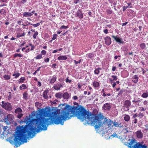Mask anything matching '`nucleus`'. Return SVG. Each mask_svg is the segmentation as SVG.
<instances>
[{"label": "nucleus", "mask_w": 148, "mask_h": 148, "mask_svg": "<svg viewBox=\"0 0 148 148\" xmlns=\"http://www.w3.org/2000/svg\"><path fill=\"white\" fill-rule=\"evenodd\" d=\"M82 121L87 119L91 125L97 129L101 127L106 130L109 128L103 116L91 114L81 106H73L66 105L62 109H57L51 113L41 109L37 114V133L47 129V125L52 124L63 125L64 121L74 116Z\"/></svg>", "instance_id": "nucleus-1"}, {"label": "nucleus", "mask_w": 148, "mask_h": 148, "mask_svg": "<svg viewBox=\"0 0 148 148\" xmlns=\"http://www.w3.org/2000/svg\"><path fill=\"white\" fill-rule=\"evenodd\" d=\"M2 104L1 107L3 108L8 111H10L12 110V107L11 103L8 102H5L4 101H2Z\"/></svg>", "instance_id": "nucleus-2"}, {"label": "nucleus", "mask_w": 148, "mask_h": 148, "mask_svg": "<svg viewBox=\"0 0 148 148\" xmlns=\"http://www.w3.org/2000/svg\"><path fill=\"white\" fill-rule=\"evenodd\" d=\"M130 148H148V146L145 144H143L140 142H136L135 145L132 147L130 146Z\"/></svg>", "instance_id": "nucleus-3"}, {"label": "nucleus", "mask_w": 148, "mask_h": 148, "mask_svg": "<svg viewBox=\"0 0 148 148\" xmlns=\"http://www.w3.org/2000/svg\"><path fill=\"white\" fill-rule=\"evenodd\" d=\"M23 111L21 108H18L15 110V113L16 114H18L17 117L18 119H21L23 116V114L21 113Z\"/></svg>", "instance_id": "nucleus-4"}, {"label": "nucleus", "mask_w": 148, "mask_h": 148, "mask_svg": "<svg viewBox=\"0 0 148 148\" xmlns=\"http://www.w3.org/2000/svg\"><path fill=\"white\" fill-rule=\"evenodd\" d=\"M110 108H111L110 105L109 103H106L104 104L102 107L103 109L106 110H109Z\"/></svg>", "instance_id": "nucleus-5"}, {"label": "nucleus", "mask_w": 148, "mask_h": 148, "mask_svg": "<svg viewBox=\"0 0 148 148\" xmlns=\"http://www.w3.org/2000/svg\"><path fill=\"white\" fill-rule=\"evenodd\" d=\"M5 120V121L8 123L12 122L13 120V117H12V115L10 114H8Z\"/></svg>", "instance_id": "nucleus-6"}, {"label": "nucleus", "mask_w": 148, "mask_h": 148, "mask_svg": "<svg viewBox=\"0 0 148 148\" xmlns=\"http://www.w3.org/2000/svg\"><path fill=\"white\" fill-rule=\"evenodd\" d=\"M105 44L107 45H109L111 43V38L108 36H106L104 38Z\"/></svg>", "instance_id": "nucleus-7"}, {"label": "nucleus", "mask_w": 148, "mask_h": 148, "mask_svg": "<svg viewBox=\"0 0 148 148\" xmlns=\"http://www.w3.org/2000/svg\"><path fill=\"white\" fill-rule=\"evenodd\" d=\"M76 17H77L80 19H82L84 17L83 14L82 13L81 10H78L76 12Z\"/></svg>", "instance_id": "nucleus-8"}, {"label": "nucleus", "mask_w": 148, "mask_h": 148, "mask_svg": "<svg viewBox=\"0 0 148 148\" xmlns=\"http://www.w3.org/2000/svg\"><path fill=\"white\" fill-rule=\"evenodd\" d=\"M124 109L125 110L128 111L130 107V101L127 100L125 101L124 104Z\"/></svg>", "instance_id": "nucleus-9"}, {"label": "nucleus", "mask_w": 148, "mask_h": 148, "mask_svg": "<svg viewBox=\"0 0 148 148\" xmlns=\"http://www.w3.org/2000/svg\"><path fill=\"white\" fill-rule=\"evenodd\" d=\"M112 37L113 39H114V40H116L117 42L119 43H121V44L123 43V41L122 40L121 38H119L117 37V36H112Z\"/></svg>", "instance_id": "nucleus-10"}, {"label": "nucleus", "mask_w": 148, "mask_h": 148, "mask_svg": "<svg viewBox=\"0 0 148 148\" xmlns=\"http://www.w3.org/2000/svg\"><path fill=\"white\" fill-rule=\"evenodd\" d=\"M136 135L137 137L139 139H141L143 137V133L141 132V130H138L136 132Z\"/></svg>", "instance_id": "nucleus-11"}, {"label": "nucleus", "mask_w": 148, "mask_h": 148, "mask_svg": "<svg viewBox=\"0 0 148 148\" xmlns=\"http://www.w3.org/2000/svg\"><path fill=\"white\" fill-rule=\"evenodd\" d=\"M62 84H54L53 88L54 89L58 90H60V88L61 87H62Z\"/></svg>", "instance_id": "nucleus-12"}, {"label": "nucleus", "mask_w": 148, "mask_h": 148, "mask_svg": "<svg viewBox=\"0 0 148 148\" xmlns=\"http://www.w3.org/2000/svg\"><path fill=\"white\" fill-rule=\"evenodd\" d=\"M106 121L107 122L110 128H111V127H112L113 126L114 122L110 120H106Z\"/></svg>", "instance_id": "nucleus-13"}, {"label": "nucleus", "mask_w": 148, "mask_h": 148, "mask_svg": "<svg viewBox=\"0 0 148 148\" xmlns=\"http://www.w3.org/2000/svg\"><path fill=\"white\" fill-rule=\"evenodd\" d=\"M69 95L67 92H65L63 94L62 97H63V99H67L69 98Z\"/></svg>", "instance_id": "nucleus-14"}, {"label": "nucleus", "mask_w": 148, "mask_h": 148, "mask_svg": "<svg viewBox=\"0 0 148 148\" xmlns=\"http://www.w3.org/2000/svg\"><path fill=\"white\" fill-rule=\"evenodd\" d=\"M42 21L40 23H37L33 24L32 23H30V22H28V24H26V25H25L24 24H22L23 25L25 26H26V25H28L29 24L33 26V27H37L39 25H40V23H41Z\"/></svg>", "instance_id": "nucleus-15"}, {"label": "nucleus", "mask_w": 148, "mask_h": 148, "mask_svg": "<svg viewBox=\"0 0 148 148\" xmlns=\"http://www.w3.org/2000/svg\"><path fill=\"white\" fill-rule=\"evenodd\" d=\"M23 16L25 17H30L32 16V14L28 12H25L23 13Z\"/></svg>", "instance_id": "nucleus-16"}, {"label": "nucleus", "mask_w": 148, "mask_h": 148, "mask_svg": "<svg viewBox=\"0 0 148 148\" xmlns=\"http://www.w3.org/2000/svg\"><path fill=\"white\" fill-rule=\"evenodd\" d=\"M62 94L61 92L56 93L55 95L57 99H61L62 97Z\"/></svg>", "instance_id": "nucleus-17"}, {"label": "nucleus", "mask_w": 148, "mask_h": 148, "mask_svg": "<svg viewBox=\"0 0 148 148\" xmlns=\"http://www.w3.org/2000/svg\"><path fill=\"white\" fill-rule=\"evenodd\" d=\"M67 59V57L66 56H61L58 57V59L59 60H66Z\"/></svg>", "instance_id": "nucleus-18"}, {"label": "nucleus", "mask_w": 148, "mask_h": 148, "mask_svg": "<svg viewBox=\"0 0 148 148\" xmlns=\"http://www.w3.org/2000/svg\"><path fill=\"white\" fill-rule=\"evenodd\" d=\"M132 78H133V79L132 80V82L135 83H137L138 81V79L137 75H135Z\"/></svg>", "instance_id": "nucleus-19"}, {"label": "nucleus", "mask_w": 148, "mask_h": 148, "mask_svg": "<svg viewBox=\"0 0 148 148\" xmlns=\"http://www.w3.org/2000/svg\"><path fill=\"white\" fill-rule=\"evenodd\" d=\"M92 85L95 88H98L99 86V83L97 81H94L92 83Z\"/></svg>", "instance_id": "nucleus-20"}, {"label": "nucleus", "mask_w": 148, "mask_h": 148, "mask_svg": "<svg viewBox=\"0 0 148 148\" xmlns=\"http://www.w3.org/2000/svg\"><path fill=\"white\" fill-rule=\"evenodd\" d=\"M101 70V68H95L94 71L95 74L96 75H98L100 73V70Z\"/></svg>", "instance_id": "nucleus-21"}, {"label": "nucleus", "mask_w": 148, "mask_h": 148, "mask_svg": "<svg viewBox=\"0 0 148 148\" xmlns=\"http://www.w3.org/2000/svg\"><path fill=\"white\" fill-rule=\"evenodd\" d=\"M48 92V90H45L43 93V97L44 99H47L48 98L47 93Z\"/></svg>", "instance_id": "nucleus-22"}, {"label": "nucleus", "mask_w": 148, "mask_h": 148, "mask_svg": "<svg viewBox=\"0 0 148 148\" xmlns=\"http://www.w3.org/2000/svg\"><path fill=\"white\" fill-rule=\"evenodd\" d=\"M88 58H93L95 56L94 54L92 53H88L86 54Z\"/></svg>", "instance_id": "nucleus-23"}, {"label": "nucleus", "mask_w": 148, "mask_h": 148, "mask_svg": "<svg viewBox=\"0 0 148 148\" xmlns=\"http://www.w3.org/2000/svg\"><path fill=\"white\" fill-rule=\"evenodd\" d=\"M27 88L26 85L25 84H23L21 85V86H19V89L21 90L23 89H26Z\"/></svg>", "instance_id": "nucleus-24"}, {"label": "nucleus", "mask_w": 148, "mask_h": 148, "mask_svg": "<svg viewBox=\"0 0 148 148\" xmlns=\"http://www.w3.org/2000/svg\"><path fill=\"white\" fill-rule=\"evenodd\" d=\"M3 78L6 80H9L10 78V76L8 75H4L3 76Z\"/></svg>", "instance_id": "nucleus-25"}, {"label": "nucleus", "mask_w": 148, "mask_h": 148, "mask_svg": "<svg viewBox=\"0 0 148 148\" xmlns=\"http://www.w3.org/2000/svg\"><path fill=\"white\" fill-rule=\"evenodd\" d=\"M41 103L38 102H36L35 103V106L38 109H39L41 107Z\"/></svg>", "instance_id": "nucleus-26"}, {"label": "nucleus", "mask_w": 148, "mask_h": 148, "mask_svg": "<svg viewBox=\"0 0 148 148\" xmlns=\"http://www.w3.org/2000/svg\"><path fill=\"white\" fill-rule=\"evenodd\" d=\"M113 126L117 127H121V123H119L118 122H114Z\"/></svg>", "instance_id": "nucleus-27"}, {"label": "nucleus", "mask_w": 148, "mask_h": 148, "mask_svg": "<svg viewBox=\"0 0 148 148\" xmlns=\"http://www.w3.org/2000/svg\"><path fill=\"white\" fill-rule=\"evenodd\" d=\"M17 56L19 57H23V55L21 53H15L14 54L13 57L14 58H15Z\"/></svg>", "instance_id": "nucleus-28"}, {"label": "nucleus", "mask_w": 148, "mask_h": 148, "mask_svg": "<svg viewBox=\"0 0 148 148\" xmlns=\"http://www.w3.org/2000/svg\"><path fill=\"white\" fill-rule=\"evenodd\" d=\"M25 79V77H23L19 79L18 81L20 83H23L24 82Z\"/></svg>", "instance_id": "nucleus-29"}, {"label": "nucleus", "mask_w": 148, "mask_h": 148, "mask_svg": "<svg viewBox=\"0 0 148 148\" xmlns=\"http://www.w3.org/2000/svg\"><path fill=\"white\" fill-rule=\"evenodd\" d=\"M140 47L141 49H143L145 48L146 46H145V43H142L140 45Z\"/></svg>", "instance_id": "nucleus-30"}, {"label": "nucleus", "mask_w": 148, "mask_h": 148, "mask_svg": "<svg viewBox=\"0 0 148 148\" xmlns=\"http://www.w3.org/2000/svg\"><path fill=\"white\" fill-rule=\"evenodd\" d=\"M112 9L109 8H108V9H106V13H108V14H111L112 13Z\"/></svg>", "instance_id": "nucleus-31"}, {"label": "nucleus", "mask_w": 148, "mask_h": 148, "mask_svg": "<svg viewBox=\"0 0 148 148\" xmlns=\"http://www.w3.org/2000/svg\"><path fill=\"white\" fill-rule=\"evenodd\" d=\"M0 13L3 15H4L6 14L5 11L4 9H1Z\"/></svg>", "instance_id": "nucleus-32"}, {"label": "nucleus", "mask_w": 148, "mask_h": 148, "mask_svg": "<svg viewBox=\"0 0 148 148\" xmlns=\"http://www.w3.org/2000/svg\"><path fill=\"white\" fill-rule=\"evenodd\" d=\"M137 117V115L136 114H134L133 116V119H134V123H137V119H136V117Z\"/></svg>", "instance_id": "nucleus-33"}, {"label": "nucleus", "mask_w": 148, "mask_h": 148, "mask_svg": "<svg viewBox=\"0 0 148 148\" xmlns=\"http://www.w3.org/2000/svg\"><path fill=\"white\" fill-rule=\"evenodd\" d=\"M27 92H24L23 94V98L25 99H27Z\"/></svg>", "instance_id": "nucleus-34"}, {"label": "nucleus", "mask_w": 148, "mask_h": 148, "mask_svg": "<svg viewBox=\"0 0 148 148\" xmlns=\"http://www.w3.org/2000/svg\"><path fill=\"white\" fill-rule=\"evenodd\" d=\"M56 77H54L53 78L51 79V80L50 81V83L51 84L55 82L56 81Z\"/></svg>", "instance_id": "nucleus-35"}, {"label": "nucleus", "mask_w": 148, "mask_h": 148, "mask_svg": "<svg viewBox=\"0 0 148 148\" xmlns=\"http://www.w3.org/2000/svg\"><path fill=\"white\" fill-rule=\"evenodd\" d=\"M34 58L36 60L42 58V54H38Z\"/></svg>", "instance_id": "nucleus-36"}, {"label": "nucleus", "mask_w": 148, "mask_h": 148, "mask_svg": "<svg viewBox=\"0 0 148 148\" xmlns=\"http://www.w3.org/2000/svg\"><path fill=\"white\" fill-rule=\"evenodd\" d=\"M124 119L126 121H128L130 120V116L128 115H125L124 117Z\"/></svg>", "instance_id": "nucleus-37"}, {"label": "nucleus", "mask_w": 148, "mask_h": 148, "mask_svg": "<svg viewBox=\"0 0 148 148\" xmlns=\"http://www.w3.org/2000/svg\"><path fill=\"white\" fill-rule=\"evenodd\" d=\"M141 96L143 98H146L148 97V94L146 92L143 93Z\"/></svg>", "instance_id": "nucleus-38"}, {"label": "nucleus", "mask_w": 148, "mask_h": 148, "mask_svg": "<svg viewBox=\"0 0 148 148\" xmlns=\"http://www.w3.org/2000/svg\"><path fill=\"white\" fill-rule=\"evenodd\" d=\"M38 32L37 31H36L35 32V33H34V34L33 35V38L34 39H35L36 38V36H38Z\"/></svg>", "instance_id": "nucleus-39"}, {"label": "nucleus", "mask_w": 148, "mask_h": 148, "mask_svg": "<svg viewBox=\"0 0 148 148\" xmlns=\"http://www.w3.org/2000/svg\"><path fill=\"white\" fill-rule=\"evenodd\" d=\"M20 75V74L18 73H16V74H15V73H14L13 75V76H15V78H18L19 75Z\"/></svg>", "instance_id": "nucleus-40"}, {"label": "nucleus", "mask_w": 148, "mask_h": 148, "mask_svg": "<svg viewBox=\"0 0 148 148\" xmlns=\"http://www.w3.org/2000/svg\"><path fill=\"white\" fill-rule=\"evenodd\" d=\"M74 62L75 64L77 65L78 64H80V63L81 62L82 59L79 60L78 61H77L75 60H74Z\"/></svg>", "instance_id": "nucleus-41"}, {"label": "nucleus", "mask_w": 148, "mask_h": 148, "mask_svg": "<svg viewBox=\"0 0 148 148\" xmlns=\"http://www.w3.org/2000/svg\"><path fill=\"white\" fill-rule=\"evenodd\" d=\"M125 91L123 89H121L120 91H119L118 94V95H121Z\"/></svg>", "instance_id": "nucleus-42"}, {"label": "nucleus", "mask_w": 148, "mask_h": 148, "mask_svg": "<svg viewBox=\"0 0 148 148\" xmlns=\"http://www.w3.org/2000/svg\"><path fill=\"white\" fill-rule=\"evenodd\" d=\"M127 128L126 127L125 128H124V129L123 130V132L124 133H126L128 132V130Z\"/></svg>", "instance_id": "nucleus-43"}, {"label": "nucleus", "mask_w": 148, "mask_h": 148, "mask_svg": "<svg viewBox=\"0 0 148 148\" xmlns=\"http://www.w3.org/2000/svg\"><path fill=\"white\" fill-rule=\"evenodd\" d=\"M58 36V35L56 34H53V38H52V40H55L56 39L57 36Z\"/></svg>", "instance_id": "nucleus-44"}, {"label": "nucleus", "mask_w": 148, "mask_h": 148, "mask_svg": "<svg viewBox=\"0 0 148 148\" xmlns=\"http://www.w3.org/2000/svg\"><path fill=\"white\" fill-rule=\"evenodd\" d=\"M65 82L66 83H71V80H69V77H67L66 78V79L65 80Z\"/></svg>", "instance_id": "nucleus-45"}, {"label": "nucleus", "mask_w": 148, "mask_h": 148, "mask_svg": "<svg viewBox=\"0 0 148 148\" xmlns=\"http://www.w3.org/2000/svg\"><path fill=\"white\" fill-rule=\"evenodd\" d=\"M112 78H113V80L116 81L117 79V76L114 75H112L111 76Z\"/></svg>", "instance_id": "nucleus-46"}, {"label": "nucleus", "mask_w": 148, "mask_h": 148, "mask_svg": "<svg viewBox=\"0 0 148 148\" xmlns=\"http://www.w3.org/2000/svg\"><path fill=\"white\" fill-rule=\"evenodd\" d=\"M68 28V26H65L64 25H62L60 28V29H66Z\"/></svg>", "instance_id": "nucleus-47"}, {"label": "nucleus", "mask_w": 148, "mask_h": 148, "mask_svg": "<svg viewBox=\"0 0 148 148\" xmlns=\"http://www.w3.org/2000/svg\"><path fill=\"white\" fill-rule=\"evenodd\" d=\"M124 145L127 146L128 147H130V142H125Z\"/></svg>", "instance_id": "nucleus-48"}, {"label": "nucleus", "mask_w": 148, "mask_h": 148, "mask_svg": "<svg viewBox=\"0 0 148 148\" xmlns=\"http://www.w3.org/2000/svg\"><path fill=\"white\" fill-rule=\"evenodd\" d=\"M135 139H134V140H132L130 142V146L132 147L134 145H133L132 146H131V145H132V143H134L135 142ZM135 145V144H134V145Z\"/></svg>", "instance_id": "nucleus-49"}, {"label": "nucleus", "mask_w": 148, "mask_h": 148, "mask_svg": "<svg viewBox=\"0 0 148 148\" xmlns=\"http://www.w3.org/2000/svg\"><path fill=\"white\" fill-rule=\"evenodd\" d=\"M29 46L31 47V48L30 49V50H34V45H32L31 44H29Z\"/></svg>", "instance_id": "nucleus-50"}, {"label": "nucleus", "mask_w": 148, "mask_h": 148, "mask_svg": "<svg viewBox=\"0 0 148 148\" xmlns=\"http://www.w3.org/2000/svg\"><path fill=\"white\" fill-rule=\"evenodd\" d=\"M47 52L45 50H43L41 51V55H45Z\"/></svg>", "instance_id": "nucleus-51"}, {"label": "nucleus", "mask_w": 148, "mask_h": 148, "mask_svg": "<svg viewBox=\"0 0 148 148\" xmlns=\"http://www.w3.org/2000/svg\"><path fill=\"white\" fill-rule=\"evenodd\" d=\"M111 136L113 137H118V136L117 135V134H116L115 133H114L113 134H112L111 135Z\"/></svg>", "instance_id": "nucleus-52"}, {"label": "nucleus", "mask_w": 148, "mask_h": 148, "mask_svg": "<svg viewBox=\"0 0 148 148\" xmlns=\"http://www.w3.org/2000/svg\"><path fill=\"white\" fill-rule=\"evenodd\" d=\"M49 61V58H47L46 59H44V61L45 63H47Z\"/></svg>", "instance_id": "nucleus-53"}, {"label": "nucleus", "mask_w": 148, "mask_h": 148, "mask_svg": "<svg viewBox=\"0 0 148 148\" xmlns=\"http://www.w3.org/2000/svg\"><path fill=\"white\" fill-rule=\"evenodd\" d=\"M103 32L104 33L106 34H107L108 33V29H106L104 30H103Z\"/></svg>", "instance_id": "nucleus-54"}, {"label": "nucleus", "mask_w": 148, "mask_h": 148, "mask_svg": "<svg viewBox=\"0 0 148 148\" xmlns=\"http://www.w3.org/2000/svg\"><path fill=\"white\" fill-rule=\"evenodd\" d=\"M143 103L145 105H147L148 103V101L146 100H145L143 101Z\"/></svg>", "instance_id": "nucleus-55"}, {"label": "nucleus", "mask_w": 148, "mask_h": 148, "mask_svg": "<svg viewBox=\"0 0 148 148\" xmlns=\"http://www.w3.org/2000/svg\"><path fill=\"white\" fill-rule=\"evenodd\" d=\"M79 0H74V3L75 4L77 3H79Z\"/></svg>", "instance_id": "nucleus-56"}, {"label": "nucleus", "mask_w": 148, "mask_h": 148, "mask_svg": "<svg viewBox=\"0 0 148 148\" xmlns=\"http://www.w3.org/2000/svg\"><path fill=\"white\" fill-rule=\"evenodd\" d=\"M140 110L141 111H145V109L144 108L142 107L140 108Z\"/></svg>", "instance_id": "nucleus-57"}, {"label": "nucleus", "mask_w": 148, "mask_h": 148, "mask_svg": "<svg viewBox=\"0 0 148 148\" xmlns=\"http://www.w3.org/2000/svg\"><path fill=\"white\" fill-rule=\"evenodd\" d=\"M23 20L21 19V20L18 21L17 22V23L19 24L20 25L21 24V23L22 22Z\"/></svg>", "instance_id": "nucleus-58"}, {"label": "nucleus", "mask_w": 148, "mask_h": 148, "mask_svg": "<svg viewBox=\"0 0 148 148\" xmlns=\"http://www.w3.org/2000/svg\"><path fill=\"white\" fill-rule=\"evenodd\" d=\"M73 99L74 100H76L78 99V97L76 96H75L73 97Z\"/></svg>", "instance_id": "nucleus-59"}, {"label": "nucleus", "mask_w": 148, "mask_h": 148, "mask_svg": "<svg viewBox=\"0 0 148 148\" xmlns=\"http://www.w3.org/2000/svg\"><path fill=\"white\" fill-rule=\"evenodd\" d=\"M56 64H54L52 65V67L54 68H55L56 67Z\"/></svg>", "instance_id": "nucleus-60"}, {"label": "nucleus", "mask_w": 148, "mask_h": 148, "mask_svg": "<svg viewBox=\"0 0 148 148\" xmlns=\"http://www.w3.org/2000/svg\"><path fill=\"white\" fill-rule=\"evenodd\" d=\"M127 8V6H123V11H125V10Z\"/></svg>", "instance_id": "nucleus-61"}, {"label": "nucleus", "mask_w": 148, "mask_h": 148, "mask_svg": "<svg viewBox=\"0 0 148 148\" xmlns=\"http://www.w3.org/2000/svg\"><path fill=\"white\" fill-rule=\"evenodd\" d=\"M38 86H39V87L41 86V83L39 81H38Z\"/></svg>", "instance_id": "nucleus-62"}, {"label": "nucleus", "mask_w": 148, "mask_h": 148, "mask_svg": "<svg viewBox=\"0 0 148 148\" xmlns=\"http://www.w3.org/2000/svg\"><path fill=\"white\" fill-rule=\"evenodd\" d=\"M112 70L113 71H115L116 70V67L115 66H113L112 67Z\"/></svg>", "instance_id": "nucleus-63"}, {"label": "nucleus", "mask_w": 148, "mask_h": 148, "mask_svg": "<svg viewBox=\"0 0 148 148\" xmlns=\"http://www.w3.org/2000/svg\"><path fill=\"white\" fill-rule=\"evenodd\" d=\"M121 56H116L114 57V59L115 60H116L118 58V57H120Z\"/></svg>", "instance_id": "nucleus-64"}]
</instances>
